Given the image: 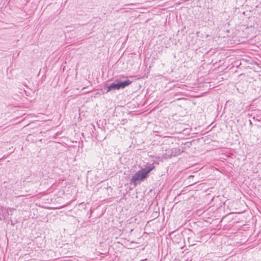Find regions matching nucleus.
I'll use <instances>...</instances> for the list:
<instances>
[{"mask_svg": "<svg viewBox=\"0 0 261 261\" xmlns=\"http://www.w3.org/2000/svg\"><path fill=\"white\" fill-rule=\"evenodd\" d=\"M132 82L130 80H126L118 83H113L109 86H107L106 92L108 93L113 89L119 90L121 88H124L125 87L129 86Z\"/></svg>", "mask_w": 261, "mask_h": 261, "instance_id": "nucleus-1", "label": "nucleus"}, {"mask_svg": "<svg viewBox=\"0 0 261 261\" xmlns=\"http://www.w3.org/2000/svg\"><path fill=\"white\" fill-rule=\"evenodd\" d=\"M147 177V175L144 173L142 169L140 170L132 176L130 181V184L136 186L137 184L140 183L141 181L144 180Z\"/></svg>", "mask_w": 261, "mask_h": 261, "instance_id": "nucleus-2", "label": "nucleus"}, {"mask_svg": "<svg viewBox=\"0 0 261 261\" xmlns=\"http://www.w3.org/2000/svg\"><path fill=\"white\" fill-rule=\"evenodd\" d=\"M154 168L153 164H150L146 167L145 168L142 169L144 173L148 176V173Z\"/></svg>", "mask_w": 261, "mask_h": 261, "instance_id": "nucleus-3", "label": "nucleus"}, {"mask_svg": "<svg viewBox=\"0 0 261 261\" xmlns=\"http://www.w3.org/2000/svg\"><path fill=\"white\" fill-rule=\"evenodd\" d=\"M181 152L180 149L178 148H173L171 154V156H175L179 155Z\"/></svg>", "mask_w": 261, "mask_h": 261, "instance_id": "nucleus-4", "label": "nucleus"}]
</instances>
